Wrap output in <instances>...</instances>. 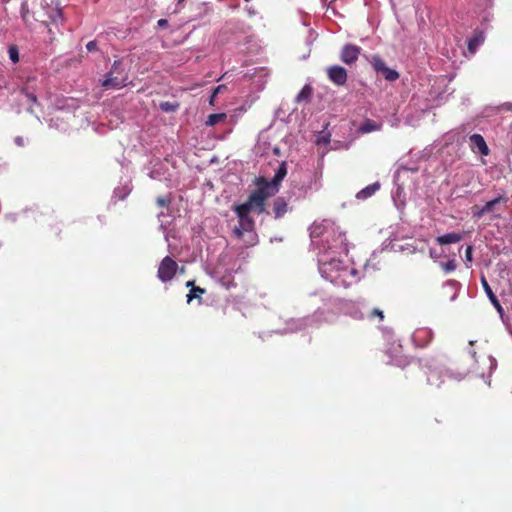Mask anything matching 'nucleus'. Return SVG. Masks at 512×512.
<instances>
[{
	"instance_id": "f257e3e1",
	"label": "nucleus",
	"mask_w": 512,
	"mask_h": 512,
	"mask_svg": "<svg viewBox=\"0 0 512 512\" xmlns=\"http://www.w3.org/2000/svg\"><path fill=\"white\" fill-rule=\"evenodd\" d=\"M344 256L332 254L331 251L320 252L318 268L321 276L335 286L347 288L359 280L358 271L344 260Z\"/></svg>"
},
{
	"instance_id": "f03ea898",
	"label": "nucleus",
	"mask_w": 512,
	"mask_h": 512,
	"mask_svg": "<svg viewBox=\"0 0 512 512\" xmlns=\"http://www.w3.org/2000/svg\"><path fill=\"white\" fill-rule=\"evenodd\" d=\"M310 237L313 243H316L317 239H322L323 243L320 252L331 251L332 254L345 257L348 254L345 232L330 220L314 222L310 227Z\"/></svg>"
},
{
	"instance_id": "7ed1b4c3",
	"label": "nucleus",
	"mask_w": 512,
	"mask_h": 512,
	"mask_svg": "<svg viewBox=\"0 0 512 512\" xmlns=\"http://www.w3.org/2000/svg\"><path fill=\"white\" fill-rule=\"evenodd\" d=\"M287 174V165L282 162L274 177L268 181L264 177L256 179V189L249 195L247 202L256 208V212L261 214L265 210V201L274 196L279 191L280 183Z\"/></svg>"
},
{
	"instance_id": "20e7f679",
	"label": "nucleus",
	"mask_w": 512,
	"mask_h": 512,
	"mask_svg": "<svg viewBox=\"0 0 512 512\" xmlns=\"http://www.w3.org/2000/svg\"><path fill=\"white\" fill-rule=\"evenodd\" d=\"M233 211L238 217V226H236L232 233L236 239L242 240L244 236H247V239L244 240L248 245H254L257 242V234L255 233V222L252 217H250V213L252 211L256 212V208L246 201L245 203L235 205L233 207Z\"/></svg>"
},
{
	"instance_id": "39448f33",
	"label": "nucleus",
	"mask_w": 512,
	"mask_h": 512,
	"mask_svg": "<svg viewBox=\"0 0 512 512\" xmlns=\"http://www.w3.org/2000/svg\"><path fill=\"white\" fill-rule=\"evenodd\" d=\"M128 74L121 61H114L101 85L106 89H120L127 85Z\"/></svg>"
},
{
	"instance_id": "423d86ee",
	"label": "nucleus",
	"mask_w": 512,
	"mask_h": 512,
	"mask_svg": "<svg viewBox=\"0 0 512 512\" xmlns=\"http://www.w3.org/2000/svg\"><path fill=\"white\" fill-rule=\"evenodd\" d=\"M178 270L177 262L170 256H165L159 264L157 277L160 281L166 283L171 281Z\"/></svg>"
},
{
	"instance_id": "0eeeda50",
	"label": "nucleus",
	"mask_w": 512,
	"mask_h": 512,
	"mask_svg": "<svg viewBox=\"0 0 512 512\" xmlns=\"http://www.w3.org/2000/svg\"><path fill=\"white\" fill-rule=\"evenodd\" d=\"M369 62L375 72L381 74L387 81H396L400 76L395 69L389 68L379 55H373Z\"/></svg>"
},
{
	"instance_id": "6e6552de",
	"label": "nucleus",
	"mask_w": 512,
	"mask_h": 512,
	"mask_svg": "<svg viewBox=\"0 0 512 512\" xmlns=\"http://www.w3.org/2000/svg\"><path fill=\"white\" fill-rule=\"evenodd\" d=\"M328 79L337 86H343L348 79L347 70L340 65H332L326 69Z\"/></svg>"
},
{
	"instance_id": "1a4fd4ad",
	"label": "nucleus",
	"mask_w": 512,
	"mask_h": 512,
	"mask_svg": "<svg viewBox=\"0 0 512 512\" xmlns=\"http://www.w3.org/2000/svg\"><path fill=\"white\" fill-rule=\"evenodd\" d=\"M434 333L428 327L417 328L412 334V341L415 346L424 348L432 341Z\"/></svg>"
},
{
	"instance_id": "9d476101",
	"label": "nucleus",
	"mask_w": 512,
	"mask_h": 512,
	"mask_svg": "<svg viewBox=\"0 0 512 512\" xmlns=\"http://www.w3.org/2000/svg\"><path fill=\"white\" fill-rule=\"evenodd\" d=\"M361 53V48L355 44H345L340 52V60L347 64H354Z\"/></svg>"
},
{
	"instance_id": "9b49d317",
	"label": "nucleus",
	"mask_w": 512,
	"mask_h": 512,
	"mask_svg": "<svg viewBox=\"0 0 512 512\" xmlns=\"http://www.w3.org/2000/svg\"><path fill=\"white\" fill-rule=\"evenodd\" d=\"M469 146L474 153L477 152L482 156H488L490 154V149L484 137L480 134L475 133L469 137Z\"/></svg>"
},
{
	"instance_id": "f8f14e48",
	"label": "nucleus",
	"mask_w": 512,
	"mask_h": 512,
	"mask_svg": "<svg viewBox=\"0 0 512 512\" xmlns=\"http://www.w3.org/2000/svg\"><path fill=\"white\" fill-rule=\"evenodd\" d=\"M481 283H482V286H483V289L487 295V297L489 298L490 302L493 304V306L496 308V310L502 314L503 313V308L499 302V300L497 299L496 295L493 293L491 287L489 286L487 280L485 279V277H482L481 279Z\"/></svg>"
},
{
	"instance_id": "ddd939ff",
	"label": "nucleus",
	"mask_w": 512,
	"mask_h": 512,
	"mask_svg": "<svg viewBox=\"0 0 512 512\" xmlns=\"http://www.w3.org/2000/svg\"><path fill=\"white\" fill-rule=\"evenodd\" d=\"M463 239V235L458 232H450L443 234L441 236H438L436 238V241L440 245H448L453 243H458Z\"/></svg>"
},
{
	"instance_id": "4468645a",
	"label": "nucleus",
	"mask_w": 512,
	"mask_h": 512,
	"mask_svg": "<svg viewBox=\"0 0 512 512\" xmlns=\"http://www.w3.org/2000/svg\"><path fill=\"white\" fill-rule=\"evenodd\" d=\"M288 211V203L283 197H278L273 203V213L276 219L282 218Z\"/></svg>"
},
{
	"instance_id": "2eb2a0df",
	"label": "nucleus",
	"mask_w": 512,
	"mask_h": 512,
	"mask_svg": "<svg viewBox=\"0 0 512 512\" xmlns=\"http://www.w3.org/2000/svg\"><path fill=\"white\" fill-rule=\"evenodd\" d=\"M380 189V183L374 182L365 188L361 189L357 194L356 198L358 200H366L373 196Z\"/></svg>"
},
{
	"instance_id": "dca6fc26",
	"label": "nucleus",
	"mask_w": 512,
	"mask_h": 512,
	"mask_svg": "<svg viewBox=\"0 0 512 512\" xmlns=\"http://www.w3.org/2000/svg\"><path fill=\"white\" fill-rule=\"evenodd\" d=\"M382 128V124L371 119H365L358 128V132L362 134L379 131Z\"/></svg>"
},
{
	"instance_id": "f3484780",
	"label": "nucleus",
	"mask_w": 512,
	"mask_h": 512,
	"mask_svg": "<svg viewBox=\"0 0 512 512\" xmlns=\"http://www.w3.org/2000/svg\"><path fill=\"white\" fill-rule=\"evenodd\" d=\"M501 200V197L495 198L491 201H488L483 207L478 209L473 213L474 217L476 218H482L485 214L490 213L493 211L495 205L499 203Z\"/></svg>"
},
{
	"instance_id": "a211bd4d",
	"label": "nucleus",
	"mask_w": 512,
	"mask_h": 512,
	"mask_svg": "<svg viewBox=\"0 0 512 512\" xmlns=\"http://www.w3.org/2000/svg\"><path fill=\"white\" fill-rule=\"evenodd\" d=\"M485 36L483 32L476 33L468 40V49L471 53H475L477 48L484 42Z\"/></svg>"
},
{
	"instance_id": "6ab92c4d",
	"label": "nucleus",
	"mask_w": 512,
	"mask_h": 512,
	"mask_svg": "<svg viewBox=\"0 0 512 512\" xmlns=\"http://www.w3.org/2000/svg\"><path fill=\"white\" fill-rule=\"evenodd\" d=\"M20 15H21V18H22L23 22L25 23V25L27 27H30L32 25L31 12H30L28 3L26 1L21 3Z\"/></svg>"
},
{
	"instance_id": "aec40b11",
	"label": "nucleus",
	"mask_w": 512,
	"mask_h": 512,
	"mask_svg": "<svg viewBox=\"0 0 512 512\" xmlns=\"http://www.w3.org/2000/svg\"><path fill=\"white\" fill-rule=\"evenodd\" d=\"M460 287H461V284L456 280H448L445 282L444 288L452 290V295L450 296V301H454L457 298Z\"/></svg>"
},
{
	"instance_id": "412c9836",
	"label": "nucleus",
	"mask_w": 512,
	"mask_h": 512,
	"mask_svg": "<svg viewBox=\"0 0 512 512\" xmlns=\"http://www.w3.org/2000/svg\"><path fill=\"white\" fill-rule=\"evenodd\" d=\"M323 315V312L316 311L312 316H308L302 319V325L304 327L313 326L314 324L320 321V317Z\"/></svg>"
},
{
	"instance_id": "4be33fe9",
	"label": "nucleus",
	"mask_w": 512,
	"mask_h": 512,
	"mask_svg": "<svg viewBox=\"0 0 512 512\" xmlns=\"http://www.w3.org/2000/svg\"><path fill=\"white\" fill-rule=\"evenodd\" d=\"M312 88L309 85H305L296 96L298 103L308 100L311 97Z\"/></svg>"
},
{
	"instance_id": "5701e85b",
	"label": "nucleus",
	"mask_w": 512,
	"mask_h": 512,
	"mask_svg": "<svg viewBox=\"0 0 512 512\" xmlns=\"http://www.w3.org/2000/svg\"><path fill=\"white\" fill-rule=\"evenodd\" d=\"M321 188V182L319 178L314 176V178L310 181L309 185L303 191V196H307L309 191H318Z\"/></svg>"
},
{
	"instance_id": "b1692460",
	"label": "nucleus",
	"mask_w": 512,
	"mask_h": 512,
	"mask_svg": "<svg viewBox=\"0 0 512 512\" xmlns=\"http://www.w3.org/2000/svg\"><path fill=\"white\" fill-rule=\"evenodd\" d=\"M204 292V289L193 286L190 289L189 293L187 294V302L190 303L194 298H200V296L204 294Z\"/></svg>"
},
{
	"instance_id": "393cba45",
	"label": "nucleus",
	"mask_w": 512,
	"mask_h": 512,
	"mask_svg": "<svg viewBox=\"0 0 512 512\" xmlns=\"http://www.w3.org/2000/svg\"><path fill=\"white\" fill-rule=\"evenodd\" d=\"M159 108L163 112H174L179 108V104L177 102L165 101L160 103Z\"/></svg>"
},
{
	"instance_id": "a878e982",
	"label": "nucleus",
	"mask_w": 512,
	"mask_h": 512,
	"mask_svg": "<svg viewBox=\"0 0 512 512\" xmlns=\"http://www.w3.org/2000/svg\"><path fill=\"white\" fill-rule=\"evenodd\" d=\"M8 55H9V59L13 63L19 62V50H18V47L16 45H10L8 47Z\"/></svg>"
},
{
	"instance_id": "bb28decb",
	"label": "nucleus",
	"mask_w": 512,
	"mask_h": 512,
	"mask_svg": "<svg viewBox=\"0 0 512 512\" xmlns=\"http://www.w3.org/2000/svg\"><path fill=\"white\" fill-rule=\"evenodd\" d=\"M441 267L446 273L452 272L457 267L456 261L454 259H451L445 263H441Z\"/></svg>"
},
{
	"instance_id": "cd10ccee",
	"label": "nucleus",
	"mask_w": 512,
	"mask_h": 512,
	"mask_svg": "<svg viewBox=\"0 0 512 512\" xmlns=\"http://www.w3.org/2000/svg\"><path fill=\"white\" fill-rule=\"evenodd\" d=\"M330 142V134L322 131L316 138V143L318 145L328 144Z\"/></svg>"
},
{
	"instance_id": "c85d7f7f",
	"label": "nucleus",
	"mask_w": 512,
	"mask_h": 512,
	"mask_svg": "<svg viewBox=\"0 0 512 512\" xmlns=\"http://www.w3.org/2000/svg\"><path fill=\"white\" fill-rule=\"evenodd\" d=\"M369 318H374V317H378L380 321H382L384 319V313L382 310L378 309V308H374L368 315Z\"/></svg>"
},
{
	"instance_id": "c756f323",
	"label": "nucleus",
	"mask_w": 512,
	"mask_h": 512,
	"mask_svg": "<svg viewBox=\"0 0 512 512\" xmlns=\"http://www.w3.org/2000/svg\"><path fill=\"white\" fill-rule=\"evenodd\" d=\"M129 191H126L124 188H117L114 190V195L120 200H124L128 195Z\"/></svg>"
},
{
	"instance_id": "7c9ffc66",
	"label": "nucleus",
	"mask_w": 512,
	"mask_h": 512,
	"mask_svg": "<svg viewBox=\"0 0 512 512\" xmlns=\"http://www.w3.org/2000/svg\"><path fill=\"white\" fill-rule=\"evenodd\" d=\"M465 260L468 263H471L473 260V247L468 245L465 250Z\"/></svg>"
},
{
	"instance_id": "2f4dec72",
	"label": "nucleus",
	"mask_w": 512,
	"mask_h": 512,
	"mask_svg": "<svg viewBox=\"0 0 512 512\" xmlns=\"http://www.w3.org/2000/svg\"><path fill=\"white\" fill-rule=\"evenodd\" d=\"M157 204L161 207H166L169 205L170 203V198L169 197H158L157 200H156Z\"/></svg>"
},
{
	"instance_id": "473e14b6",
	"label": "nucleus",
	"mask_w": 512,
	"mask_h": 512,
	"mask_svg": "<svg viewBox=\"0 0 512 512\" xmlns=\"http://www.w3.org/2000/svg\"><path fill=\"white\" fill-rule=\"evenodd\" d=\"M51 20L55 23H58L62 20V11L60 9H57L53 15L50 16Z\"/></svg>"
},
{
	"instance_id": "72a5a7b5",
	"label": "nucleus",
	"mask_w": 512,
	"mask_h": 512,
	"mask_svg": "<svg viewBox=\"0 0 512 512\" xmlns=\"http://www.w3.org/2000/svg\"><path fill=\"white\" fill-rule=\"evenodd\" d=\"M86 49L88 51H95L97 49V42L96 41H89L86 44Z\"/></svg>"
},
{
	"instance_id": "f704fd0d",
	"label": "nucleus",
	"mask_w": 512,
	"mask_h": 512,
	"mask_svg": "<svg viewBox=\"0 0 512 512\" xmlns=\"http://www.w3.org/2000/svg\"><path fill=\"white\" fill-rule=\"evenodd\" d=\"M222 89H225L224 85L217 86L213 91L211 99H213L219 92H221Z\"/></svg>"
},
{
	"instance_id": "c9c22d12",
	"label": "nucleus",
	"mask_w": 512,
	"mask_h": 512,
	"mask_svg": "<svg viewBox=\"0 0 512 512\" xmlns=\"http://www.w3.org/2000/svg\"><path fill=\"white\" fill-rule=\"evenodd\" d=\"M434 374H435V373H434V371H431V372L429 373V375H428L427 381H428V383H429V384H431V385L436 384V385L438 386L439 384H437V383L433 380Z\"/></svg>"
},
{
	"instance_id": "e433bc0d",
	"label": "nucleus",
	"mask_w": 512,
	"mask_h": 512,
	"mask_svg": "<svg viewBox=\"0 0 512 512\" xmlns=\"http://www.w3.org/2000/svg\"><path fill=\"white\" fill-rule=\"evenodd\" d=\"M14 141L18 146H24V139L21 136H17Z\"/></svg>"
},
{
	"instance_id": "4c0bfd02",
	"label": "nucleus",
	"mask_w": 512,
	"mask_h": 512,
	"mask_svg": "<svg viewBox=\"0 0 512 512\" xmlns=\"http://www.w3.org/2000/svg\"><path fill=\"white\" fill-rule=\"evenodd\" d=\"M157 24H158L159 27H166L168 25V20L167 19H160V20H158Z\"/></svg>"
},
{
	"instance_id": "58836bf2",
	"label": "nucleus",
	"mask_w": 512,
	"mask_h": 512,
	"mask_svg": "<svg viewBox=\"0 0 512 512\" xmlns=\"http://www.w3.org/2000/svg\"><path fill=\"white\" fill-rule=\"evenodd\" d=\"M217 117H218V115H216V114L210 115L209 116V123L210 124H215Z\"/></svg>"
},
{
	"instance_id": "ea45409f",
	"label": "nucleus",
	"mask_w": 512,
	"mask_h": 512,
	"mask_svg": "<svg viewBox=\"0 0 512 512\" xmlns=\"http://www.w3.org/2000/svg\"><path fill=\"white\" fill-rule=\"evenodd\" d=\"M28 98L32 101V102H36V96L34 94H28Z\"/></svg>"
},
{
	"instance_id": "a19ab883",
	"label": "nucleus",
	"mask_w": 512,
	"mask_h": 512,
	"mask_svg": "<svg viewBox=\"0 0 512 512\" xmlns=\"http://www.w3.org/2000/svg\"><path fill=\"white\" fill-rule=\"evenodd\" d=\"M496 367V360L494 358H491V368Z\"/></svg>"
},
{
	"instance_id": "79ce46f5",
	"label": "nucleus",
	"mask_w": 512,
	"mask_h": 512,
	"mask_svg": "<svg viewBox=\"0 0 512 512\" xmlns=\"http://www.w3.org/2000/svg\"><path fill=\"white\" fill-rule=\"evenodd\" d=\"M186 286H187V287H190V286H191V287H193V286H194V282H193V281H188V282L186 283Z\"/></svg>"
},
{
	"instance_id": "37998d69",
	"label": "nucleus",
	"mask_w": 512,
	"mask_h": 512,
	"mask_svg": "<svg viewBox=\"0 0 512 512\" xmlns=\"http://www.w3.org/2000/svg\"><path fill=\"white\" fill-rule=\"evenodd\" d=\"M430 255L433 256L435 255V252H432V250L430 251Z\"/></svg>"
},
{
	"instance_id": "c03bdc74",
	"label": "nucleus",
	"mask_w": 512,
	"mask_h": 512,
	"mask_svg": "<svg viewBox=\"0 0 512 512\" xmlns=\"http://www.w3.org/2000/svg\"><path fill=\"white\" fill-rule=\"evenodd\" d=\"M430 255L433 256L435 255V252H432V250L430 251Z\"/></svg>"
},
{
	"instance_id": "a18cd8bd",
	"label": "nucleus",
	"mask_w": 512,
	"mask_h": 512,
	"mask_svg": "<svg viewBox=\"0 0 512 512\" xmlns=\"http://www.w3.org/2000/svg\"><path fill=\"white\" fill-rule=\"evenodd\" d=\"M245 2H250L251 0H244Z\"/></svg>"
}]
</instances>
